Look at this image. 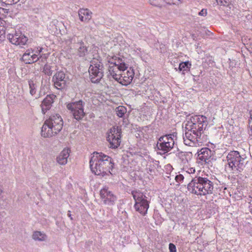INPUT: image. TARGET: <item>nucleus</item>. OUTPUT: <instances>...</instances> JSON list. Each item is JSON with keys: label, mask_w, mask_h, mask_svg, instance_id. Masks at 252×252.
I'll list each match as a JSON object with an SVG mask.
<instances>
[{"label": "nucleus", "mask_w": 252, "mask_h": 252, "mask_svg": "<svg viewBox=\"0 0 252 252\" xmlns=\"http://www.w3.org/2000/svg\"><path fill=\"white\" fill-rule=\"evenodd\" d=\"M92 171L96 175L104 176L108 173L112 174L114 163L112 158L102 153L94 152L90 160Z\"/></svg>", "instance_id": "f257e3e1"}, {"label": "nucleus", "mask_w": 252, "mask_h": 252, "mask_svg": "<svg viewBox=\"0 0 252 252\" xmlns=\"http://www.w3.org/2000/svg\"><path fill=\"white\" fill-rule=\"evenodd\" d=\"M188 189L191 193L205 196L213 193L214 184L207 178L196 176L188 184Z\"/></svg>", "instance_id": "f03ea898"}, {"label": "nucleus", "mask_w": 252, "mask_h": 252, "mask_svg": "<svg viewBox=\"0 0 252 252\" xmlns=\"http://www.w3.org/2000/svg\"><path fill=\"white\" fill-rule=\"evenodd\" d=\"M225 170L229 173H238L244 169L248 161L245 155H240L236 151L230 152L226 157Z\"/></svg>", "instance_id": "7ed1b4c3"}, {"label": "nucleus", "mask_w": 252, "mask_h": 252, "mask_svg": "<svg viewBox=\"0 0 252 252\" xmlns=\"http://www.w3.org/2000/svg\"><path fill=\"white\" fill-rule=\"evenodd\" d=\"M63 120L59 114L50 116L44 122L41 128V135L51 137L57 134L63 128Z\"/></svg>", "instance_id": "20e7f679"}, {"label": "nucleus", "mask_w": 252, "mask_h": 252, "mask_svg": "<svg viewBox=\"0 0 252 252\" xmlns=\"http://www.w3.org/2000/svg\"><path fill=\"white\" fill-rule=\"evenodd\" d=\"M207 118L203 115L193 116L187 117L185 124V129H189L200 135L203 134V130L207 126Z\"/></svg>", "instance_id": "39448f33"}, {"label": "nucleus", "mask_w": 252, "mask_h": 252, "mask_svg": "<svg viewBox=\"0 0 252 252\" xmlns=\"http://www.w3.org/2000/svg\"><path fill=\"white\" fill-rule=\"evenodd\" d=\"M90 78L92 83L99 82L103 76L104 66L100 58H94L89 68Z\"/></svg>", "instance_id": "423d86ee"}, {"label": "nucleus", "mask_w": 252, "mask_h": 252, "mask_svg": "<svg viewBox=\"0 0 252 252\" xmlns=\"http://www.w3.org/2000/svg\"><path fill=\"white\" fill-rule=\"evenodd\" d=\"M131 194L135 200V209L143 216H145L149 207L147 197L140 190H133Z\"/></svg>", "instance_id": "0eeeda50"}, {"label": "nucleus", "mask_w": 252, "mask_h": 252, "mask_svg": "<svg viewBox=\"0 0 252 252\" xmlns=\"http://www.w3.org/2000/svg\"><path fill=\"white\" fill-rule=\"evenodd\" d=\"M173 134H167L159 137L157 144L158 150L161 151V155L169 152L174 147L175 141Z\"/></svg>", "instance_id": "6e6552de"}, {"label": "nucleus", "mask_w": 252, "mask_h": 252, "mask_svg": "<svg viewBox=\"0 0 252 252\" xmlns=\"http://www.w3.org/2000/svg\"><path fill=\"white\" fill-rule=\"evenodd\" d=\"M4 34H6L9 41L12 44L15 45H19L20 46L25 45L28 40V37L22 34L20 31H16L14 29L9 33L4 30Z\"/></svg>", "instance_id": "1a4fd4ad"}, {"label": "nucleus", "mask_w": 252, "mask_h": 252, "mask_svg": "<svg viewBox=\"0 0 252 252\" xmlns=\"http://www.w3.org/2000/svg\"><path fill=\"white\" fill-rule=\"evenodd\" d=\"M202 136L189 129H186L185 136L183 137L184 142L185 145L189 146H200L203 143Z\"/></svg>", "instance_id": "9d476101"}, {"label": "nucleus", "mask_w": 252, "mask_h": 252, "mask_svg": "<svg viewBox=\"0 0 252 252\" xmlns=\"http://www.w3.org/2000/svg\"><path fill=\"white\" fill-rule=\"evenodd\" d=\"M100 196L102 203L111 207L115 205L118 200L117 196L107 187H104L100 190Z\"/></svg>", "instance_id": "9b49d317"}, {"label": "nucleus", "mask_w": 252, "mask_h": 252, "mask_svg": "<svg viewBox=\"0 0 252 252\" xmlns=\"http://www.w3.org/2000/svg\"><path fill=\"white\" fill-rule=\"evenodd\" d=\"M121 130L115 127H112L107 133V140L110 144V147L112 149L118 148L121 143Z\"/></svg>", "instance_id": "f8f14e48"}, {"label": "nucleus", "mask_w": 252, "mask_h": 252, "mask_svg": "<svg viewBox=\"0 0 252 252\" xmlns=\"http://www.w3.org/2000/svg\"><path fill=\"white\" fill-rule=\"evenodd\" d=\"M84 104L82 100L78 101L69 103L67 105V108L71 110L74 118L77 120H80L83 118L85 115L84 112Z\"/></svg>", "instance_id": "ddd939ff"}, {"label": "nucleus", "mask_w": 252, "mask_h": 252, "mask_svg": "<svg viewBox=\"0 0 252 252\" xmlns=\"http://www.w3.org/2000/svg\"><path fill=\"white\" fill-rule=\"evenodd\" d=\"M65 74L63 71H59L53 77L55 86L58 89H62L65 86Z\"/></svg>", "instance_id": "4468645a"}, {"label": "nucleus", "mask_w": 252, "mask_h": 252, "mask_svg": "<svg viewBox=\"0 0 252 252\" xmlns=\"http://www.w3.org/2000/svg\"><path fill=\"white\" fill-rule=\"evenodd\" d=\"M56 96L54 94L48 95L43 99L41 104V107L42 112L45 114L46 112L49 110L53 103Z\"/></svg>", "instance_id": "2eb2a0df"}, {"label": "nucleus", "mask_w": 252, "mask_h": 252, "mask_svg": "<svg viewBox=\"0 0 252 252\" xmlns=\"http://www.w3.org/2000/svg\"><path fill=\"white\" fill-rule=\"evenodd\" d=\"M212 156V151L207 148H202L198 153V159L202 162L208 163Z\"/></svg>", "instance_id": "dca6fc26"}, {"label": "nucleus", "mask_w": 252, "mask_h": 252, "mask_svg": "<svg viewBox=\"0 0 252 252\" xmlns=\"http://www.w3.org/2000/svg\"><path fill=\"white\" fill-rule=\"evenodd\" d=\"M108 70L112 78L119 82L120 80L122 79L121 71H124L125 70H122L114 65V66H109Z\"/></svg>", "instance_id": "f3484780"}, {"label": "nucleus", "mask_w": 252, "mask_h": 252, "mask_svg": "<svg viewBox=\"0 0 252 252\" xmlns=\"http://www.w3.org/2000/svg\"><path fill=\"white\" fill-rule=\"evenodd\" d=\"M69 150L64 149L57 158V162L61 165H65L67 163V158L69 156Z\"/></svg>", "instance_id": "a211bd4d"}, {"label": "nucleus", "mask_w": 252, "mask_h": 252, "mask_svg": "<svg viewBox=\"0 0 252 252\" xmlns=\"http://www.w3.org/2000/svg\"><path fill=\"white\" fill-rule=\"evenodd\" d=\"M92 13L88 9H81L78 11L79 19L84 22H88L92 18Z\"/></svg>", "instance_id": "6ab92c4d"}, {"label": "nucleus", "mask_w": 252, "mask_h": 252, "mask_svg": "<svg viewBox=\"0 0 252 252\" xmlns=\"http://www.w3.org/2000/svg\"><path fill=\"white\" fill-rule=\"evenodd\" d=\"M127 75L122 74V79L120 80L119 83L123 85L126 86L129 84L132 81L133 78V72L132 71H127L126 72Z\"/></svg>", "instance_id": "aec40b11"}, {"label": "nucleus", "mask_w": 252, "mask_h": 252, "mask_svg": "<svg viewBox=\"0 0 252 252\" xmlns=\"http://www.w3.org/2000/svg\"><path fill=\"white\" fill-rule=\"evenodd\" d=\"M79 47L77 49L76 54L79 57H85L88 53V47L83 41L78 42Z\"/></svg>", "instance_id": "412c9836"}, {"label": "nucleus", "mask_w": 252, "mask_h": 252, "mask_svg": "<svg viewBox=\"0 0 252 252\" xmlns=\"http://www.w3.org/2000/svg\"><path fill=\"white\" fill-rule=\"evenodd\" d=\"M113 60H114V62H109V66H114L115 65L119 68H120L122 70H126L127 67L126 66V64L121 59L117 57H115L114 58H113Z\"/></svg>", "instance_id": "4be33fe9"}, {"label": "nucleus", "mask_w": 252, "mask_h": 252, "mask_svg": "<svg viewBox=\"0 0 252 252\" xmlns=\"http://www.w3.org/2000/svg\"><path fill=\"white\" fill-rule=\"evenodd\" d=\"M32 239L35 241H46L47 236L43 232L36 231L32 234Z\"/></svg>", "instance_id": "5701e85b"}, {"label": "nucleus", "mask_w": 252, "mask_h": 252, "mask_svg": "<svg viewBox=\"0 0 252 252\" xmlns=\"http://www.w3.org/2000/svg\"><path fill=\"white\" fill-rule=\"evenodd\" d=\"M189 156V154L181 152L178 153V157L183 164H186L188 162V157Z\"/></svg>", "instance_id": "b1692460"}, {"label": "nucleus", "mask_w": 252, "mask_h": 252, "mask_svg": "<svg viewBox=\"0 0 252 252\" xmlns=\"http://www.w3.org/2000/svg\"><path fill=\"white\" fill-rule=\"evenodd\" d=\"M126 112V108L124 106H119L116 108V113L119 117H123Z\"/></svg>", "instance_id": "393cba45"}, {"label": "nucleus", "mask_w": 252, "mask_h": 252, "mask_svg": "<svg viewBox=\"0 0 252 252\" xmlns=\"http://www.w3.org/2000/svg\"><path fill=\"white\" fill-rule=\"evenodd\" d=\"M32 56L30 55V52L29 51H27L23 55L22 58V60L26 64H31Z\"/></svg>", "instance_id": "a878e982"}, {"label": "nucleus", "mask_w": 252, "mask_h": 252, "mask_svg": "<svg viewBox=\"0 0 252 252\" xmlns=\"http://www.w3.org/2000/svg\"><path fill=\"white\" fill-rule=\"evenodd\" d=\"M191 64L189 62H183L180 63L179 69L180 71H187L189 68Z\"/></svg>", "instance_id": "bb28decb"}, {"label": "nucleus", "mask_w": 252, "mask_h": 252, "mask_svg": "<svg viewBox=\"0 0 252 252\" xmlns=\"http://www.w3.org/2000/svg\"><path fill=\"white\" fill-rule=\"evenodd\" d=\"M42 49V48L40 47L39 49L38 50V51H37L36 53L32 55V63L36 62L37 60H39V57H41L40 54L41 52Z\"/></svg>", "instance_id": "cd10ccee"}, {"label": "nucleus", "mask_w": 252, "mask_h": 252, "mask_svg": "<svg viewBox=\"0 0 252 252\" xmlns=\"http://www.w3.org/2000/svg\"><path fill=\"white\" fill-rule=\"evenodd\" d=\"M149 2L152 5L161 7L163 3V0H149Z\"/></svg>", "instance_id": "c85d7f7f"}, {"label": "nucleus", "mask_w": 252, "mask_h": 252, "mask_svg": "<svg viewBox=\"0 0 252 252\" xmlns=\"http://www.w3.org/2000/svg\"><path fill=\"white\" fill-rule=\"evenodd\" d=\"M217 4L221 6H227L231 3V0H216Z\"/></svg>", "instance_id": "c756f323"}, {"label": "nucleus", "mask_w": 252, "mask_h": 252, "mask_svg": "<svg viewBox=\"0 0 252 252\" xmlns=\"http://www.w3.org/2000/svg\"><path fill=\"white\" fill-rule=\"evenodd\" d=\"M43 72L45 74L50 76L52 74L51 66L48 64H45L44 66Z\"/></svg>", "instance_id": "7c9ffc66"}, {"label": "nucleus", "mask_w": 252, "mask_h": 252, "mask_svg": "<svg viewBox=\"0 0 252 252\" xmlns=\"http://www.w3.org/2000/svg\"><path fill=\"white\" fill-rule=\"evenodd\" d=\"M168 4H175L179 5L182 3L181 0H163V2Z\"/></svg>", "instance_id": "2f4dec72"}, {"label": "nucleus", "mask_w": 252, "mask_h": 252, "mask_svg": "<svg viewBox=\"0 0 252 252\" xmlns=\"http://www.w3.org/2000/svg\"><path fill=\"white\" fill-rule=\"evenodd\" d=\"M19 0H0V2H2L8 5H12L16 3Z\"/></svg>", "instance_id": "473e14b6"}, {"label": "nucleus", "mask_w": 252, "mask_h": 252, "mask_svg": "<svg viewBox=\"0 0 252 252\" xmlns=\"http://www.w3.org/2000/svg\"><path fill=\"white\" fill-rule=\"evenodd\" d=\"M183 169L186 173L189 174H194L195 172V168L193 167H185L183 168Z\"/></svg>", "instance_id": "72a5a7b5"}, {"label": "nucleus", "mask_w": 252, "mask_h": 252, "mask_svg": "<svg viewBox=\"0 0 252 252\" xmlns=\"http://www.w3.org/2000/svg\"><path fill=\"white\" fill-rule=\"evenodd\" d=\"M184 179V177L182 174H179L178 175H176L175 178L176 181L179 184L183 181Z\"/></svg>", "instance_id": "f704fd0d"}, {"label": "nucleus", "mask_w": 252, "mask_h": 252, "mask_svg": "<svg viewBox=\"0 0 252 252\" xmlns=\"http://www.w3.org/2000/svg\"><path fill=\"white\" fill-rule=\"evenodd\" d=\"M65 41L67 43H71L72 42H75V36H68L67 38L65 39Z\"/></svg>", "instance_id": "c9c22d12"}, {"label": "nucleus", "mask_w": 252, "mask_h": 252, "mask_svg": "<svg viewBox=\"0 0 252 252\" xmlns=\"http://www.w3.org/2000/svg\"><path fill=\"white\" fill-rule=\"evenodd\" d=\"M169 249L170 252H176V248L175 245L172 243H170L169 245Z\"/></svg>", "instance_id": "e433bc0d"}, {"label": "nucleus", "mask_w": 252, "mask_h": 252, "mask_svg": "<svg viewBox=\"0 0 252 252\" xmlns=\"http://www.w3.org/2000/svg\"><path fill=\"white\" fill-rule=\"evenodd\" d=\"M250 118L249 120V128L252 131V110L250 112Z\"/></svg>", "instance_id": "4c0bfd02"}, {"label": "nucleus", "mask_w": 252, "mask_h": 252, "mask_svg": "<svg viewBox=\"0 0 252 252\" xmlns=\"http://www.w3.org/2000/svg\"><path fill=\"white\" fill-rule=\"evenodd\" d=\"M207 10L203 9L199 12V15L200 16H205L207 15Z\"/></svg>", "instance_id": "58836bf2"}, {"label": "nucleus", "mask_w": 252, "mask_h": 252, "mask_svg": "<svg viewBox=\"0 0 252 252\" xmlns=\"http://www.w3.org/2000/svg\"><path fill=\"white\" fill-rule=\"evenodd\" d=\"M3 33H4V32L2 33V32L0 31V42L3 40L5 37V36L3 35Z\"/></svg>", "instance_id": "ea45409f"}, {"label": "nucleus", "mask_w": 252, "mask_h": 252, "mask_svg": "<svg viewBox=\"0 0 252 252\" xmlns=\"http://www.w3.org/2000/svg\"><path fill=\"white\" fill-rule=\"evenodd\" d=\"M29 89H30V93L32 94V82L31 81H29Z\"/></svg>", "instance_id": "a19ab883"}, {"label": "nucleus", "mask_w": 252, "mask_h": 252, "mask_svg": "<svg viewBox=\"0 0 252 252\" xmlns=\"http://www.w3.org/2000/svg\"><path fill=\"white\" fill-rule=\"evenodd\" d=\"M2 188L0 186V199H2Z\"/></svg>", "instance_id": "79ce46f5"}, {"label": "nucleus", "mask_w": 252, "mask_h": 252, "mask_svg": "<svg viewBox=\"0 0 252 252\" xmlns=\"http://www.w3.org/2000/svg\"><path fill=\"white\" fill-rule=\"evenodd\" d=\"M67 216H68V217H69V218H70V219H71V220H73V218H72V217H71V213H70V211H68Z\"/></svg>", "instance_id": "37998d69"}, {"label": "nucleus", "mask_w": 252, "mask_h": 252, "mask_svg": "<svg viewBox=\"0 0 252 252\" xmlns=\"http://www.w3.org/2000/svg\"><path fill=\"white\" fill-rule=\"evenodd\" d=\"M250 74H251V76H252V70H251V72Z\"/></svg>", "instance_id": "c03bdc74"}, {"label": "nucleus", "mask_w": 252, "mask_h": 252, "mask_svg": "<svg viewBox=\"0 0 252 252\" xmlns=\"http://www.w3.org/2000/svg\"><path fill=\"white\" fill-rule=\"evenodd\" d=\"M33 89L32 88V92L33 93Z\"/></svg>", "instance_id": "a18cd8bd"}]
</instances>
